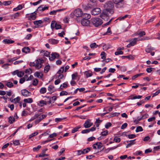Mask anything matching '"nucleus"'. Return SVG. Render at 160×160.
Wrapping results in <instances>:
<instances>
[{
	"label": "nucleus",
	"mask_w": 160,
	"mask_h": 160,
	"mask_svg": "<svg viewBox=\"0 0 160 160\" xmlns=\"http://www.w3.org/2000/svg\"><path fill=\"white\" fill-rule=\"evenodd\" d=\"M104 9L103 11H106L107 12H109L110 15L113 13L112 8L114 7L113 3L111 1H109L106 3L104 6Z\"/></svg>",
	"instance_id": "obj_1"
},
{
	"label": "nucleus",
	"mask_w": 160,
	"mask_h": 160,
	"mask_svg": "<svg viewBox=\"0 0 160 160\" xmlns=\"http://www.w3.org/2000/svg\"><path fill=\"white\" fill-rule=\"evenodd\" d=\"M92 23L96 27H98L102 24V22L100 18H94L91 20Z\"/></svg>",
	"instance_id": "obj_2"
},
{
	"label": "nucleus",
	"mask_w": 160,
	"mask_h": 160,
	"mask_svg": "<svg viewBox=\"0 0 160 160\" xmlns=\"http://www.w3.org/2000/svg\"><path fill=\"white\" fill-rule=\"evenodd\" d=\"M97 5V3H90L82 5V7L84 10H87L94 8Z\"/></svg>",
	"instance_id": "obj_3"
},
{
	"label": "nucleus",
	"mask_w": 160,
	"mask_h": 160,
	"mask_svg": "<svg viewBox=\"0 0 160 160\" xmlns=\"http://www.w3.org/2000/svg\"><path fill=\"white\" fill-rule=\"evenodd\" d=\"M110 14L109 12H107L106 11H102V13L100 15V17L105 21H108L109 18V15Z\"/></svg>",
	"instance_id": "obj_4"
},
{
	"label": "nucleus",
	"mask_w": 160,
	"mask_h": 160,
	"mask_svg": "<svg viewBox=\"0 0 160 160\" xmlns=\"http://www.w3.org/2000/svg\"><path fill=\"white\" fill-rule=\"evenodd\" d=\"M124 0H113V2L116 4V7L118 8H121L123 7Z\"/></svg>",
	"instance_id": "obj_5"
},
{
	"label": "nucleus",
	"mask_w": 160,
	"mask_h": 160,
	"mask_svg": "<svg viewBox=\"0 0 160 160\" xmlns=\"http://www.w3.org/2000/svg\"><path fill=\"white\" fill-rule=\"evenodd\" d=\"M139 40V39L138 38H135L132 39L128 40L127 41V42H130V43L128 44L127 47V48H130L131 46H133L134 45L136 44L137 43V41Z\"/></svg>",
	"instance_id": "obj_6"
},
{
	"label": "nucleus",
	"mask_w": 160,
	"mask_h": 160,
	"mask_svg": "<svg viewBox=\"0 0 160 160\" xmlns=\"http://www.w3.org/2000/svg\"><path fill=\"white\" fill-rule=\"evenodd\" d=\"M91 11L92 14L93 15H97L101 12V10L100 8H94Z\"/></svg>",
	"instance_id": "obj_7"
},
{
	"label": "nucleus",
	"mask_w": 160,
	"mask_h": 160,
	"mask_svg": "<svg viewBox=\"0 0 160 160\" xmlns=\"http://www.w3.org/2000/svg\"><path fill=\"white\" fill-rule=\"evenodd\" d=\"M74 15L77 17H82V12L80 9H76L74 11Z\"/></svg>",
	"instance_id": "obj_8"
},
{
	"label": "nucleus",
	"mask_w": 160,
	"mask_h": 160,
	"mask_svg": "<svg viewBox=\"0 0 160 160\" xmlns=\"http://www.w3.org/2000/svg\"><path fill=\"white\" fill-rule=\"evenodd\" d=\"M81 23L83 26H90V22L89 20L82 19L81 21Z\"/></svg>",
	"instance_id": "obj_9"
},
{
	"label": "nucleus",
	"mask_w": 160,
	"mask_h": 160,
	"mask_svg": "<svg viewBox=\"0 0 160 160\" xmlns=\"http://www.w3.org/2000/svg\"><path fill=\"white\" fill-rule=\"evenodd\" d=\"M59 57L58 54L56 52H53L51 54V56H49V59L51 61H53L56 58H58Z\"/></svg>",
	"instance_id": "obj_10"
},
{
	"label": "nucleus",
	"mask_w": 160,
	"mask_h": 160,
	"mask_svg": "<svg viewBox=\"0 0 160 160\" xmlns=\"http://www.w3.org/2000/svg\"><path fill=\"white\" fill-rule=\"evenodd\" d=\"M43 62V60L42 59H37L36 62V68L38 69L42 67L41 64Z\"/></svg>",
	"instance_id": "obj_11"
},
{
	"label": "nucleus",
	"mask_w": 160,
	"mask_h": 160,
	"mask_svg": "<svg viewBox=\"0 0 160 160\" xmlns=\"http://www.w3.org/2000/svg\"><path fill=\"white\" fill-rule=\"evenodd\" d=\"M21 92L22 95L26 97L30 96L31 94L30 92L25 89L22 90Z\"/></svg>",
	"instance_id": "obj_12"
},
{
	"label": "nucleus",
	"mask_w": 160,
	"mask_h": 160,
	"mask_svg": "<svg viewBox=\"0 0 160 160\" xmlns=\"http://www.w3.org/2000/svg\"><path fill=\"white\" fill-rule=\"evenodd\" d=\"M90 120L88 119L83 124V126L85 128H89L92 125V123L90 122Z\"/></svg>",
	"instance_id": "obj_13"
},
{
	"label": "nucleus",
	"mask_w": 160,
	"mask_h": 160,
	"mask_svg": "<svg viewBox=\"0 0 160 160\" xmlns=\"http://www.w3.org/2000/svg\"><path fill=\"white\" fill-rule=\"evenodd\" d=\"M102 143L100 142H97L95 143L93 145V147L95 149H100L102 147Z\"/></svg>",
	"instance_id": "obj_14"
},
{
	"label": "nucleus",
	"mask_w": 160,
	"mask_h": 160,
	"mask_svg": "<svg viewBox=\"0 0 160 160\" xmlns=\"http://www.w3.org/2000/svg\"><path fill=\"white\" fill-rule=\"evenodd\" d=\"M135 140V139H134L133 140H130V141H127V142L128 143V142H130L128 143L126 146V148H128L129 147H130L131 145H134L135 144V142H134V141Z\"/></svg>",
	"instance_id": "obj_15"
},
{
	"label": "nucleus",
	"mask_w": 160,
	"mask_h": 160,
	"mask_svg": "<svg viewBox=\"0 0 160 160\" xmlns=\"http://www.w3.org/2000/svg\"><path fill=\"white\" fill-rule=\"evenodd\" d=\"M82 19L88 20L90 18L91 16L89 14L85 13L82 14Z\"/></svg>",
	"instance_id": "obj_16"
},
{
	"label": "nucleus",
	"mask_w": 160,
	"mask_h": 160,
	"mask_svg": "<svg viewBox=\"0 0 160 160\" xmlns=\"http://www.w3.org/2000/svg\"><path fill=\"white\" fill-rule=\"evenodd\" d=\"M36 16L33 13H32L29 17H28V20H34L36 19Z\"/></svg>",
	"instance_id": "obj_17"
},
{
	"label": "nucleus",
	"mask_w": 160,
	"mask_h": 160,
	"mask_svg": "<svg viewBox=\"0 0 160 160\" xmlns=\"http://www.w3.org/2000/svg\"><path fill=\"white\" fill-rule=\"evenodd\" d=\"M20 12H17L13 15H12L11 16L12 19H17L20 15Z\"/></svg>",
	"instance_id": "obj_18"
},
{
	"label": "nucleus",
	"mask_w": 160,
	"mask_h": 160,
	"mask_svg": "<svg viewBox=\"0 0 160 160\" xmlns=\"http://www.w3.org/2000/svg\"><path fill=\"white\" fill-rule=\"evenodd\" d=\"M64 10L63 9H58L56 10H53L49 12V14L50 15H56V13L58 12H60L61 11H62Z\"/></svg>",
	"instance_id": "obj_19"
},
{
	"label": "nucleus",
	"mask_w": 160,
	"mask_h": 160,
	"mask_svg": "<svg viewBox=\"0 0 160 160\" xmlns=\"http://www.w3.org/2000/svg\"><path fill=\"white\" fill-rule=\"evenodd\" d=\"M3 42L5 44L12 43L14 42L13 41L8 39H4Z\"/></svg>",
	"instance_id": "obj_20"
},
{
	"label": "nucleus",
	"mask_w": 160,
	"mask_h": 160,
	"mask_svg": "<svg viewBox=\"0 0 160 160\" xmlns=\"http://www.w3.org/2000/svg\"><path fill=\"white\" fill-rule=\"evenodd\" d=\"M49 42L52 44H56L58 42V41L54 39H50L49 40Z\"/></svg>",
	"instance_id": "obj_21"
},
{
	"label": "nucleus",
	"mask_w": 160,
	"mask_h": 160,
	"mask_svg": "<svg viewBox=\"0 0 160 160\" xmlns=\"http://www.w3.org/2000/svg\"><path fill=\"white\" fill-rule=\"evenodd\" d=\"M84 74L86 75L87 78L91 77L92 75V72L90 71H86L85 72Z\"/></svg>",
	"instance_id": "obj_22"
},
{
	"label": "nucleus",
	"mask_w": 160,
	"mask_h": 160,
	"mask_svg": "<svg viewBox=\"0 0 160 160\" xmlns=\"http://www.w3.org/2000/svg\"><path fill=\"white\" fill-rule=\"evenodd\" d=\"M30 50V49L28 47H25L23 48L22 49V51L26 53L29 52Z\"/></svg>",
	"instance_id": "obj_23"
},
{
	"label": "nucleus",
	"mask_w": 160,
	"mask_h": 160,
	"mask_svg": "<svg viewBox=\"0 0 160 160\" xmlns=\"http://www.w3.org/2000/svg\"><path fill=\"white\" fill-rule=\"evenodd\" d=\"M34 75L35 76L37 77L40 78H42L43 76L42 74L41 73H40L38 72H35Z\"/></svg>",
	"instance_id": "obj_24"
},
{
	"label": "nucleus",
	"mask_w": 160,
	"mask_h": 160,
	"mask_svg": "<svg viewBox=\"0 0 160 160\" xmlns=\"http://www.w3.org/2000/svg\"><path fill=\"white\" fill-rule=\"evenodd\" d=\"M129 97L131 99H140L142 97V96L140 95H138L132 97V96L131 95L129 96Z\"/></svg>",
	"instance_id": "obj_25"
},
{
	"label": "nucleus",
	"mask_w": 160,
	"mask_h": 160,
	"mask_svg": "<svg viewBox=\"0 0 160 160\" xmlns=\"http://www.w3.org/2000/svg\"><path fill=\"white\" fill-rule=\"evenodd\" d=\"M15 100H16V101L15 102H14V103L18 102L20 100V98L18 97H17V98H15L14 99H12L11 98H10V100L12 102H13L14 101H15Z\"/></svg>",
	"instance_id": "obj_26"
},
{
	"label": "nucleus",
	"mask_w": 160,
	"mask_h": 160,
	"mask_svg": "<svg viewBox=\"0 0 160 160\" xmlns=\"http://www.w3.org/2000/svg\"><path fill=\"white\" fill-rule=\"evenodd\" d=\"M41 53H42L44 56L46 57H49L50 53L49 52L46 51V52L42 50L41 52Z\"/></svg>",
	"instance_id": "obj_27"
},
{
	"label": "nucleus",
	"mask_w": 160,
	"mask_h": 160,
	"mask_svg": "<svg viewBox=\"0 0 160 160\" xmlns=\"http://www.w3.org/2000/svg\"><path fill=\"white\" fill-rule=\"evenodd\" d=\"M24 102H27L28 103H31L32 101V98H29L28 99H25L23 100Z\"/></svg>",
	"instance_id": "obj_28"
},
{
	"label": "nucleus",
	"mask_w": 160,
	"mask_h": 160,
	"mask_svg": "<svg viewBox=\"0 0 160 160\" xmlns=\"http://www.w3.org/2000/svg\"><path fill=\"white\" fill-rule=\"evenodd\" d=\"M8 122L10 124L12 123L15 121V119L12 117L10 116L9 118Z\"/></svg>",
	"instance_id": "obj_29"
},
{
	"label": "nucleus",
	"mask_w": 160,
	"mask_h": 160,
	"mask_svg": "<svg viewBox=\"0 0 160 160\" xmlns=\"http://www.w3.org/2000/svg\"><path fill=\"white\" fill-rule=\"evenodd\" d=\"M6 86L9 88H11L13 86V84L10 82H8L6 84Z\"/></svg>",
	"instance_id": "obj_30"
},
{
	"label": "nucleus",
	"mask_w": 160,
	"mask_h": 160,
	"mask_svg": "<svg viewBox=\"0 0 160 160\" xmlns=\"http://www.w3.org/2000/svg\"><path fill=\"white\" fill-rule=\"evenodd\" d=\"M81 128L80 126H78L77 127H75L72 130V133H74L77 131L78 129Z\"/></svg>",
	"instance_id": "obj_31"
},
{
	"label": "nucleus",
	"mask_w": 160,
	"mask_h": 160,
	"mask_svg": "<svg viewBox=\"0 0 160 160\" xmlns=\"http://www.w3.org/2000/svg\"><path fill=\"white\" fill-rule=\"evenodd\" d=\"M46 89L45 88H42L40 90V93L41 94L45 93L46 92Z\"/></svg>",
	"instance_id": "obj_32"
},
{
	"label": "nucleus",
	"mask_w": 160,
	"mask_h": 160,
	"mask_svg": "<svg viewBox=\"0 0 160 160\" xmlns=\"http://www.w3.org/2000/svg\"><path fill=\"white\" fill-rule=\"evenodd\" d=\"M56 22L55 21H52L51 23V27L52 29H53L55 28V27L56 25Z\"/></svg>",
	"instance_id": "obj_33"
},
{
	"label": "nucleus",
	"mask_w": 160,
	"mask_h": 160,
	"mask_svg": "<svg viewBox=\"0 0 160 160\" xmlns=\"http://www.w3.org/2000/svg\"><path fill=\"white\" fill-rule=\"evenodd\" d=\"M19 58V57H14L13 58H11V59L9 58L8 59V62H12L13 61H14L17 60Z\"/></svg>",
	"instance_id": "obj_34"
},
{
	"label": "nucleus",
	"mask_w": 160,
	"mask_h": 160,
	"mask_svg": "<svg viewBox=\"0 0 160 160\" xmlns=\"http://www.w3.org/2000/svg\"><path fill=\"white\" fill-rule=\"evenodd\" d=\"M143 74H144L143 73H139V74L135 75H134V76H133L132 77V79H133V80L135 79L136 78H138V77L141 76V75Z\"/></svg>",
	"instance_id": "obj_35"
},
{
	"label": "nucleus",
	"mask_w": 160,
	"mask_h": 160,
	"mask_svg": "<svg viewBox=\"0 0 160 160\" xmlns=\"http://www.w3.org/2000/svg\"><path fill=\"white\" fill-rule=\"evenodd\" d=\"M24 72L22 71H18L17 76L19 77H22L24 75Z\"/></svg>",
	"instance_id": "obj_36"
},
{
	"label": "nucleus",
	"mask_w": 160,
	"mask_h": 160,
	"mask_svg": "<svg viewBox=\"0 0 160 160\" xmlns=\"http://www.w3.org/2000/svg\"><path fill=\"white\" fill-rule=\"evenodd\" d=\"M139 35V36L141 37L143 35H145V33L144 31H141L139 33L137 32L136 33V35Z\"/></svg>",
	"instance_id": "obj_37"
},
{
	"label": "nucleus",
	"mask_w": 160,
	"mask_h": 160,
	"mask_svg": "<svg viewBox=\"0 0 160 160\" xmlns=\"http://www.w3.org/2000/svg\"><path fill=\"white\" fill-rule=\"evenodd\" d=\"M113 140L116 142H119L121 141V139L120 138L115 137L114 138Z\"/></svg>",
	"instance_id": "obj_38"
},
{
	"label": "nucleus",
	"mask_w": 160,
	"mask_h": 160,
	"mask_svg": "<svg viewBox=\"0 0 160 160\" xmlns=\"http://www.w3.org/2000/svg\"><path fill=\"white\" fill-rule=\"evenodd\" d=\"M143 131V129L141 126L138 127L136 130V132H138L140 131Z\"/></svg>",
	"instance_id": "obj_39"
},
{
	"label": "nucleus",
	"mask_w": 160,
	"mask_h": 160,
	"mask_svg": "<svg viewBox=\"0 0 160 160\" xmlns=\"http://www.w3.org/2000/svg\"><path fill=\"white\" fill-rule=\"evenodd\" d=\"M42 22V21L41 20L35 21L33 22L34 24L36 25H38L39 24H41Z\"/></svg>",
	"instance_id": "obj_40"
},
{
	"label": "nucleus",
	"mask_w": 160,
	"mask_h": 160,
	"mask_svg": "<svg viewBox=\"0 0 160 160\" xmlns=\"http://www.w3.org/2000/svg\"><path fill=\"white\" fill-rule=\"evenodd\" d=\"M64 71V68L63 67H61L60 69L58 70V72H57V74H61Z\"/></svg>",
	"instance_id": "obj_41"
},
{
	"label": "nucleus",
	"mask_w": 160,
	"mask_h": 160,
	"mask_svg": "<svg viewBox=\"0 0 160 160\" xmlns=\"http://www.w3.org/2000/svg\"><path fill=\"white\" fill-rule=\"evenodd\" d=\"M78 154L80 155L81 154H84L85 153V150L84 149L83 150H78Z\"/></svg>",
	"instance_id": "obj_42"
},
{
	"label": "nucleus",
	"mask_w": 160,
	"mask_h": 160,
	"mask_svg": "<svg viewBox=\"0 0 160 160\" xmlns=\"http://www.w3.org/2000/svg\"><path fill=\"white\" fill-rule=\"evenodd\" d=\"M50 69V66L49 65H47L44 68V70L45 72H47Z\"/></svg>",
	"instance_id": "obj_43"
},
{
	"label": "nucleus",
	"mask_w": 160,
	"mask_h": 160,
	"mask_svg": "<svg viewBox=\"0 0 160 160\" xmlns=\"http://www.w3.org/2000/svg\"><path fill=\"white\" fill-rule=\"evenodd\" d=\"M11 4V2L10 1L4 2L2 4L5 6L9 5Z\"/></svg>",
	"instance_id": "obj_44"
},
{
	"label": "nucleus",
	"mask_w": 160,
	"mask_h": 160,
	"mask_svg": "<svg viewBox=\"0 0 160 160\" xmlns=\"http://www.w3.org/2000/svg\"><path fill=\"white\" fill-rule=\"evenodd\" d=\"M98 45H96V43L95 42L92 43L90 45V48H94L95 47H98Z\"/></svg>",
	"instance_id": "obj_45"
},
{
	"label": "nucleus",
	"mask_w": 160,
	"mask_h": 160,
	"mask_svg": "<svg viewBox=\"0 0 160 160\" xmlns=\"http://www.w3.org/2000/svg\"><path fill=\"white\" fill-rule=\"evenodd\" d=\"M38 134V132H34L32 133L31 134L30 136H29V139H30L31 138H32V137L37 135Z\"/></svg>",
	"instance_id": "obj_46"
},
{
	"label": "nucleus",
	"mask_w": 160,
	"mask_h": 160,
	"mask_svg": "<svg viewBox=\"0 0 160 160\" xmlns=\"http://www.w3.org/2000/svg\"><path fill=\"white\" fill-rule=\"evenodd\" d=\"M68 94V93L65 91H62L60 93V96L63 95H66Z\"/></svg>",
	"instance_id": "obj_47"
},
{
	"label": "nucleus",
	"mask_w": 160,
	"mask_h": 160,
	"mask_svg": "<svg viewBox=\"0 0 160 160\" xmlns=\"http://www.w3.org/2000/svg\"><path fill=\"white\" fill-rule=\"evenodd\" d=\"M108 131L107 130H105L104 131L102 132L101 133V134L102 136H106L108 134Z\"/></svg>",
	"instance_id": "obj_48"
},
{
	"label": "nucleus",
	"mask_w": 160,
	"mask_h": 160,
	"mask_svg": "<svg viewBox=\"0 0 160 160\" xmlns=\"http://www.w3.org/2000/svg\"><path fill=\"white\" fill-rule=\"evenodd\" d=\"M13 143L16 145H18L20 144L19 141V140H15L13 141Z\"/></svg>",
	"instance_id": "obj_49"
},
{
	"label": "nucleus",
	"mask_w": 160,
	"mask_h": 160,
	"mask_svg": "<svg viewBox=\"0 0 160 160\" xmlns=\"http://www.w3.org/2000/svg\"><path fill=\"white\" fill-rule=\"evenodd\" d=\"M136 137L135 134H132L128 135V137L129 139H132Z\"/></svg>",
	"instance_id": "obj_50"
},
{
	"label": "nucleus",
	"mask_w": 160,
	"mask_h": 160,
	"mask_svg": "<svg viewBox=\"0 0 160 160\" xmlns=\"http://www.w3.org/2000/svg\"><path fill=\"white\" fill-rule=\"evenodd\" d=\"M112 126V124L110 122L107 123L105 125V127L106 128L108 129Z\"/></svg>",
	"instance_id": "obj_51"
},
{
	"label": "nucleus",
	"mask_w": 160,
	"mask_h": 160,
	"mask_svg": "<svg viewBox=\"0 0 160 160\" xmlns=\"http://www.w3.org/2000/svg\"><path fill=\"white\" fill-rule=\"evenodd\" d=\"M106 54L104 52H102L101 54V58L102 59H105L106 57L105 56V55Z\"/></svg>",
	"instance_id": "obj_52"
},
{
	"label": "nucleus",
	"mask_w": 160,
	"mask_h": 160,
	"mask_svg": "<svg viewBox=\"0 0 160 160\" xmlns=\"http://www.w3.org/2000/svg\"><path fill=\"white\" fill-rule=\"evenodd\" d=\"M38 82V79H35L33 82L32 84L34 86H36L37 85Z\"/></svg>",
	"instance_id": "obj_53"
},
{
	"label": "nucleus",
	"mask_w": 160,
	"mask_h": 160,
	"mask_svg": "<svg viewBox=\"0 0 160 160\" xmlns=\"http://www.w3.org/2000/svg\"><path fill=\"white\" fill-rule=\"evenodd\" d=\"M77 76V73H75L73 74H72V79L73 80H75L76 79V77Z\"/></svg>",
	"instance_id": "obj_54"
},
{
	"label": "nucleus",
	"mask_w": 160,
	"mask_h": 160,
	"mask_svg": "<svg viewBox=\"0 0 160 160\" xmlns=\"http://www.w3.org/2000/svg\"><path fill=\"white\" fill-rule=\"evenodd\" d=\"M128 15H125L124 16H123L122 17H119L118 18V19H119V20H124L125 18H126L128 16Z\"/></svg>",
	"instance_id": "obj_55"
},
{
	"label": "nucleus",
	"mask_w": 160,
	"mask_h": 160,
	"mask_svg": "<svg viewBox=\"0 0 160 160\" xmlns=\"http://www.w3.org/2000/svg\"><path fill=\"white\" fill-rule=\"evenodd\" d=\"M55 28L56 29H61L62 28V26L60 24H57L56 23V25L55 26Z\"/></svg>",
	"instance_id": "obj_56"
},
{
	"label": "nucleus",
	"mask_w": 160,
	"mask_h": 160,
	"mask_svg": "<svg viewBox=\"0 0 160 160\" xmlns=\"http://www.w3.org/2000/svg\"><path fill=\"white\" fill-rule=\"evenodd\" d=\"M128 124L126 123H124L121 127V129H125L127 126Z\"/></svg>",
	"instance_id": "obj_57"
},
{
	"label": "nucleus",
	"mask_w": 160,
	"mask_h": 160,
	"mask_svg": "<svg viewBox=\"0 0 160 160\" xmlns=\"http://www.w3.org/2000/svg\"><path fill=\"white\" fill-rule=\"evenodd\" d=\"M68 86L67 84L66 83H64L63 85H61L60 86V88L61 89H63V88H66Z\"/></svg>",
	"instance_id": "obj_58"
},
{
	"label": "nucleus",
	"mask_w": 160,
	"mask_h": 160,
	"mask_svg": "<svg viewBox=\"0 0 160 160\" xmlns=\"http://www.w3.org/2000/svg\"><path fill=\"white\" fill-rule=\"evenodd\" d=\"M25 78H22L19 80V83L21 84L23 83L25 81Z\"/></svg>",
	"instance_id": "obj_59"
},
{
	"label": "nucleus",
	"mask_w": 160,
	"mask_h": 160,
	"mask_svg": "<svg viewBox=\"0 0 160 160\" xmlns=\"http://www.w3.org/2000/svg\"><path fill=\"white\" fill-rule=\"evenodd\" d=\"M46 115H44V114H42V116L40 117L39 118V119H40V120H41V121L44 119V118H45L46 116Z\"/></svg>",
	"instance_id": "obj_60"
},
{
	"label": "nucleus",
	"mask_w": 160,
	"mask_h": 160,
	"mask_svg": "<svg viewBox=\"0 0 160 160\" xmlns=\"http://www.w3.org/2000/svg\"><path fill=\"white\" fill-rule=\"evenodd\" d=\"M123 52L122 51H117L115 52V54L116 55H117L119 54H122Z\"/></svg>",
	"instance_id": "obj_61"
},
{
	"label": "nucleus",
	"mask_w": 160,
	"mask_h": 160,
	"mask_svg": "<svg viewBox=\"0 0 160 160\" xmlns=\"http://www.w3.org/2000/svg\"><path fill=\"white\" fill-rule=\"evenodd\" d=\"M39 103L40 104H42V105H41V106H43V105H46L47 104V102L44 100H41L39 101Z\"/></svg>",
	"instance_id": "obj_62"
},
{
	"label": "nucleus",
	"mask_w": 160,
	"mask_h": 160,
	"mask_svg": "<svg viewBox=\"0 0 160 160\" xmlns=\"http://www.w3.org/2000/svg\"><path fill=\"white\" fill-rule=\"evenodd\" d=\"M160 93V90H158L157 91H156L155 93H154L153 94L152 97H154L158 95Z\"/></svg>",
	"instance_id": "obj_63"
},
{
	"label": "nucleus",
	"mask_w": 160,
	"mask_h": 160,
	"mask_svg": "<svg viewBox=\"0 0 160 160\" xmlns=\"http://www.w3.org/2000/svg\"><path fill=\"white\" fill-rule=\"evenodd\" d=\"M148 115L147 113H145L142 116V118L143 119L148 118Z\"/></svg>",
	"instance_id": "obj_64"
}]
</instances>
